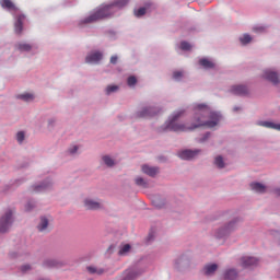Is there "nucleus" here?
<instances>
[{
  "label": "nucleus",
  "mask_w": 280,
  "mask_h": 280,
  "mask_svg": "<svg viewBox=\"0 0 280 280\" xmlns=\"http://www.w3.org/2000/svg\"><path fill=\"white\" fill-rule=\"evenodd\" d=\"M195 121L196 124L192 127H187L183 124H177L178 117L183 115V110L175 113L166 125L165 130H172L173 132H187L188 130H196V128H215L220 124L221 116L218 113L211 112L209 105L201 103L195 105Z\"/></svg>",
  "instance_id": "f257e3e1"
},
{
  "label": "nucleus",
  "mask_w": 280,
  "mask_h": 280,
  "mask_svg": "<svg viewBox=\"0 0 280 280\" xmlns=\"http://www.w3.org/2000/svg\"><path fill=\"white\" fill-rule=\"evenodd\" d=\"M250 187L254 191H257L258 194H264L266 191V186L260 183H253L250 184Z\"/></svg>",
  "instance_id": "f3484780"
},
{
  "label": "nucleus",
  "mask_w": 280,
  "mask_h": 280,
  "mask_svg": "<svg viewBox=\"0 0 280 280\" xmlns=\"http://www.w3.org/2000/svg\"><path fill=\"white\" fill-rule=\"evenodd\" d=\"M224 280H237V271L235 269H229L223 273Z\"/></svg>",
  "instance_id": "f8f14e48"
},
{
  "label": "nucleus",
  "mask_w": 280,
  "mask_h": 280,
  "mask_svg": "<svg viewBox=\"0 0 280 280\" xmlns=\"http://www.w3.org/2000/svg\"><path fill=\"white\" fill-rule=\"evenodd\" d=\"M242 266H243V268H245V266H246V260H243Z\"/></svg>",
  "instance_id": "c03bdc74"
},
{
  "label": "nucleus",
  "mask_w": 280,
  "mask_h": 280,
  "mask_svg": "<svg viewBox=\"0 0 280 280\" xmlns=\"http://www.w3.org/2000/svg\"><path fill=\"white\" fill-rule=\"evenodd\" d=\"M173 78L174 80H180V78H183V71H175Z\"/></svg>",
  "instance_id": "473e14b6"
},
{
  "label": "nucleus",
  "mask_w": 280,
  "mask_h": 280,
  "mask_svg": "<svg viewBox=\"0 0 280 280\" xmlns=\"http://www.w3.org/2000/svg\"><path fill=\"white\" fill-rule=\"evenodd\" d=\"M32 209H34V203L28 202V203L26 205V211H32Z\"/></svg>",
  "instance_id": "4c0bfd02"
},
{
  "label": "nucleus",
  "mask_w": 280,
  "mask_h": 280,
  "mask_svg": "<svg viewBox=\"0 0 280 280\" xmlns=\"http://www.w3.org/2000/svg\"><path fill=\"white\" fill-rule=\"evenodd\" d=\"M156 115V109L154 107H144L137 113L139 119H148L149 117H154Z\"/></svg>",
  "instance_id": "423d86ee"
},
{
  "label": "nucleus",
  "mask_w": 280,
  "mask_h": 280,
  "mask_svg": "<svg viewBox=\"0 0 280 280\" xmlns=\"http://www.w3.org/2000/svg\"><path fill=\"white\" fill-rule=\"evenodd\" d=\"M16 140L19 141V143H23V141L25 140V133L23 131H19L16 135Z\"/></svg>",
  "instance_id": "2f4dec72"
},
{
  "label": "nucleus",
  "mask_w": 280,
  "mask_h": 280,
  "mask_svg": "<svg viewBox=\"0 0 280 280\" xmlns=\"http://www.w3.org/2000/svg\"><path fill=\"white\" fill-rule=\"evenodd\" d=\"M237 110H240V107H234V112H237Z\"/></svg>",
  "instance_id": "a18cd8bd"
},
{
  "label": "nucleus",
  "mask_w": 280,
  "mask_h": 280,
  "mask_svg": "<svg viewBox=\"0 0 280 280\" xmlns=\"http://www.w3.org/2000/svg\"><path fill=\"white\" fill-rule=\"evenodd\" d=\"M117 60H118L117 56H112L110 57V63L112 65H117Z\"/></svg>",
  "instance_id": "e433bc0d"
},
{
  "label": "nucleus",
  "mask_w": 280,
  "mask_h": 280,
  "mask_svg": "<svg viewBox=\"0 0 280 280\" xmlns=\"http://www.w3.org/2000/svg\"><path fill=\"white\" fill-rule=\"evenodd\" d=\"M180 49H183V51H189V49H191V44L187 42H182Z\"/></svg>",
  "instance_id": "cd10ccee"
},
{
  "label": "nucleus",
  "mask_w": 280,
  "mask_h": 280,
  "mask_svg": "<svg viewBox=\"0 0 280 280\" xmlns=\"http://www.w3.org/2000/svg\"><path fill=\"white\" fill-rule=\"evenodd\" d=\"M209 137H211V133H206L205 137L200 140V142L203 143V141H207Z\"/></svg>",
  "instance_id": "ea45409f"
},
{
  "label": "nucleus",
  "mask_w": 280,
  "mask_h": 280,
  "mask_svg": "<svg viewBox=\"0 0 280 280\" xmlns=\"http://www.w3.org/2000/svg\"><path fill=\"white\" fill-rule=\"evenodd\" d=\"M130 244H125L120 247L118 255H128V253H130Z\"/></svg>",
  "instance_id": "b1692460"
},
{
  "label": "nucleus",
  "mask_w": 280,
  "mask_h": 280,
  "mask_svg": "<svg viewBox=\"0 0 280 280\" xmlns=\"http://www.w3.org/2000/svg\"><path fill=\"white\" fill-rule=\"evenodd\" d=\"M136 277L135 271H129L124 280H133Z\"/></svg>",
  "instance_id": "72a5a7b5"
},
{
  "label": "nucleus",
  "mask_w": 280,
  "mask_h": 280,
  "mask_svg": "<svg viewBox=\"0 0 280 280\" xmlns=\"http://www.w3.org/2000/svg\"><path fill=\"white\" fill-rule=\"evenodd\" d=\"M126 5H128V0H118L112 4H106L82 20L80 25H89L90 23H97L102 19H108V16H113L115 13V8H124Z\"/></svg>",
  "instance_id": "f03ea898"
},
{
  "label": "nucleus",
  "mask_w": 280,
  "mask_h": 280,
  "mask_svg": "<svg viewBox=\"0 0 280 280\" xmlns=\"http://www.w3.org/2000/svg\"><path fill=\"white\" fill-rule=\"evenodd\" d=\"M118 89H119V86H117V85H109L106 89V93H107V95H110V93H115V91H118Z\"/></svg>",
  "instance_id": "c85d7f7f"
},
{
  "label": "nucleus",
  "mask_w": 280,
  "mask_h": 280,
  "mask_svg": "<svg viewBox=\"0 0 280 280\" xmlns=\"http://www.w3.org/2000/svg\"><path fill=\"white\" fill-rule=\"evenodd\" d=\"M18 98L23 100V102H32V100H34V94L32 93L20 94Z\"/></svg>",
  "instance_id": "5701e85b"
},
{
  "label": "nucleus",
  "mask_w": 280,
  "mask_h": 280,
  "mask_svg": "<svg viewBox=\"0 0 280 280\" xmlns=\"http://www.w3.org/2000/svg\"><path fill=\"white\" fill-rule=\"evenodd\" d=\"M70 154H75L78 152V145H74L72 149L69 150Z\"/></svg>",
  "instance_id": "58836bf2"
},
{
  "label": "nucleus",
  "mask_w": 280,
  "mask_h": 280,
  "mask_svg": "<svg viewBox=\"0 0 280 280\" xmlns=\"http://www.w3.org/2000/svg\"><path fill=\"white\" fill-rule=\"evenodd\" d=\"M145 12H147L145 8H140V9L135 11V15L138 16V18L143 16L145 14Z\"/></svg>",
  "instance_id": "c756f323"
},
{
  "label": "nucleus",
  "mask_w": 280,
  "mask_h": 280,
  "mask_svg": "<svg viewBox=\"0 0 280 280\" xmlns=\"http://www.w3.org/2000/svg\"><path fill=\"white\" fill-rule=\"evenodd\" d=\"M215 270H218V266L215 264L207 265L203 268V272H205V275H207V277H211V275H213L215 272Z\"/></svg>",
  "instance_id": "4468645a"
},
{
  "label": "nucleus",
  "mask_w": 280,
  "mask_h": 280,
  "mask_svg": "<svg viewBox=\"0 0 280 280\" xmlns=\"http://www.w3.org/2000/svg\"><path fill=\"white\" fill-rule=\"evenodd\" d=\"M232 223L229 224V229H231Z\"/></svg>",
  "instance_id": "49530a36"
},
{
  "label": "nucleus",
  "mask_w": 280,
  "mask_h": 280,
  "mask_svg": "<svg viewBox=\"0 0 280 280\" xmlns=\"http://www.w3.org/2000/svg\"><path fill=\"white\" fill-rule=\"evenodd\" d=\"M275 194H276L277 196H280V188L276 189V190H275Z\"/></svg>",
  "instance_id": "37998d69"
},
{
  "label": "nucleus",
  "mask_w": 280,
  "mask_h": 280,
  "mask_svg": "<svg viewBox=\"0 0 280 280\" xmlns=\"http://www.w3.org/2000/svg\"><path fill=\"white\" fill-rule=\"evenodd\" d=\"M1 8H5L7 10H16L14 2L12 0H0Z\"/></svg>",
  "instance_id": "2eb2a0df"
},
{
  "label": "nucleus",
  "mask_w": 280,
  "mask_h": 280,
  "mask_svg": "<svg viewBox=\"0 0 280 280\" xmlns=\"http://www.w3.org/2000/svg\"><path fill=\"white\" fill-rule=\"evenodd\" d=\"M59 265H60V262H58L57 260H54V259H46L44 261L45 268H58Z\"/></svg>",
  "instance_id": "6ab92c4d"
},
{
  "label": "nucleus",
  "mask_w": 280,
  "mask_h": 280,
  "mask_svg": "<svg viewBox=\"0 0 280 280\" xmlns=\"http://www.w3.org/2000/svg\"><path fill=\"white\" fill-rule=\"evenodd\" d=\"M43 189H47V185L35 186L34 191H43Z\"/></svg>",
  "instance_id": "f704fd0d"
},
{
  "label": "nucleus",
  "mask_w": 280,
  "mask_h": 280,
  "mask_svg": "<svg viewBox=\"0 0 280 280\" xmlns=\"http://www.w3.org/2000/svg\"><path fill=\"white\" fill-rule=\"evenodd\" d=\"M12 224V210H8L0 219V233H5Z\"/></svg>",
  "instance_id": "7ed1b4c3"
},
{
  "label": "nucleus",
  "mask_w": 280,
  "mask_h": 280,
  "mask_svg": "<svg viewBox=\"0 0 280 280\" xmlns=\"http://www.w3.org/2000/svg\"><path fill=\"white\" fill-rule=\"evenodd\" d=\"M250 40H253V38L250 37V35H246V43H250Z\"/></svg>",
  "instance_id": "79ce46f5"
},
{
  "label": "nucleus",
  "mask_w": 280,
  "mask_h": 280,
  "mask_svg": "<svg viewBox=\"0 0 280 280\" xmlns=\"http://www.w3.org/2000/svg\"><path fill=\"white\" fill-rule=\"evenodd\" d=\"M198 154H200V150H184L178 153V156L184 161H191V159H196Z\"/></svg>",
  "instance_id": "20e7f679"
},
{
  "label": "nucleus",
  "mask_w": 280,
  "mask_h": 280,
  "mask_svg": "<svg viewBox=\"0 0 280 280\" xmlns=\"http://www.w3.org/2000/svg\"><path fill=\"white\" fill-rule=\"evenodd\" d=\"M214 164H215L220 170H222V168L224 167V159H223L221 155L217 156L215 160H214Z\"/></svg>",
  "instance_id": "a878e982"
},
{
  "label": "nucleus",
  "mask_w": 280,
  "mask_h": 280,
  "mask_svg": "<svg viewBox=\"0 0 280 280\" xmlns=\"http://www.w3.org/2000/svg\"><path fill=\"white\" fill-rule=\"evenodd\" d=\"M127 84H128V86H135V84H137V78L136 77H129L127 79Z\"/></svg>",
  "instance_id": "7c9ffc66"
},
{
  "label": "nucleus",
  "mask_w": 280,
  "mask_h": 280,
  "mask_svg": "<svg viewBox=\"0 0 280 280\" xmlns=\"http://www.w3.org/2000/svg\"><path fill=\"white\" fill-rule=\"evenodd\" d=\"M25 21V15L20 14L14 24L15 34H21L23 32V22Z\"/></svg>",
  "instance_id": "9d476101"
},
{
  "label": "nucleus",
  "mask_w": 280,
  "mask_h": 280,
  "mask_svg": "<svg viewBox=\"0 0 280 280\" xmlns=\"http://www.w3.org/2000/svg\"><path fill=\"white\" fill-rule=\"evenodd\" d=\"M230 93L233 95H244L246 93V86L244 85H233L230 89Z\"/></svg>",
  "instance_id": "9b49d317"
},
{
  "label": "nucleus",
  "mask_w": 280,
  "mask_h": 280,
  "mask_svg": "<svg viewBox=\"0 0 280 280\" xmlns=\"http://www.w3.org/2000/svg\"><path fill=\"white\" fill-rule=\"evenodd\" d=\"M103 161L107 167H113V165H115V161L108 155H104Z\"/></svg>",
  "instance_id": "393cba45"
},
{
  "label": "nucleus",
  "mask_w": 280,
  "mask_h": 280,
  "mask_svg": "<svg viewBox=\"0 0 280 280\" xmlns=\"http://www.w3.org/2000/svg\"><path fill=\"white\" fill-rule=\"evenodd\" d=\"M136 185H138V187H148V182H145L143 177H137Z\"/></svg>",
  "instance_id": "bb28decb"
},
{
  "label": "nucleus",
  "mask_w": 280,
  "mask_h": 280,
  "mask_svg": "<svg viewBox=\"0 0 280 280\" xmlns=\"http://www.w3.org/2000/svg\"><path fill=\"white\" fill-rule=\"evenodd\" d=\"M262 78L273 84H279V73L272 70H265Z\"/></svg>",
  "instance_id": "0eeeda50"
},
{
  "label": "nucleus",
  "mask_w": 280,
  "mask_h": 280,
  "mask_svg": "<svg viewBox=\"0 0 280 280\" xmlns=\"http://www.w3.org/2000/svg\"><path fill=\"white\" fill-rule=\"evenodd\" d=\"M48 226H49V220H47V218H45V217H42L40 222L37 225L38 231H40V232L47 231Z\"/></svg>",
  "instance_id": "dca6fc26"
},
{
  "label": "nucleus",
  "mask_w": 280,
  "mask_h": 280,
  "mask_svg": "<svg viewBox=\"0 0 280 280\" xmlns=\"http://www.w3.org/2000/svg\"><path fill=\"white\" fill-rule=\"evenodd\" d=\"M84 207L90 211H97L100 209H103L104 206L102 205V202L95 199L88 198L84 200Z\"/></svg>",
  "instance_id": "39448f33"
},
{
  "label": "nucleus",
  "mask_w": 280,
  "mask_h": 280,
  "mask_svg": "<svg viewBox=\"0 0 280 280\" xmlns=\"http://www.w3.org/2000/svg\"><path fill=\"white\" fill-rule=\"evenodd\" d=\"M88 272H90V275H104V269H97L96 267L93 266H89L86 267Z\"/></svg>",
  "instance_id": "4be33fe9"
},
{
  "label": "nucleus",
  "mask_w": 280,
  "mask_h": 280,
  "mask_svg": "<svg viewBox=\"0 0 280 280\" xmlns=\"http://www.w3.org/2000/svg\"><path fill=\"white\" fill-rule=\"evenodd\" d=\"M102 58H103V55L101 51H94L86 56L85 62L88 65H97V62H100V60H102Z\"/></svg>",
  "instance_id": "6e6552de"
},
{
  "label": "nucleus",
  "mask_w": 280,
  "mask_h": 280,
  "mask_svg": "<svg viewBox=\"0 0 280 280\" xmlns=\"http://www.w3.org/2000/svg\"><path fill=\"white\" fill-rule=\"evenodd\" d=\"M241 43H243V45H246V35H244V36L241 38Z\"/></svg>",
  "instance_id": "a19ab883"
},
{
  "label": "nucleus",
  "mask_w": 280,
  "mask_h": 280,
  "mask_svg": "<svg viewBox=\"0 0 280 280\" xmlns=\"http://www.w3.org/2000/svg\"><path fill=\"white\" fill-rule=\"evenodd\" d=\"M260 126H264V128H271L272 130H280V124H275L270 121H261Z\"/></svg>",
  "instance_id": "a211bd4d"
},
{
  "label": "nucleus",
  "mask_w": 280,
  "mask_h": 280,
  "mask_svg": "<svg viewBox=\"0 0 280 280\" xmlns=\"http://www.w3.org/2000/svg\"><path fill=\"white\" fill-rule=\"evenodd\" d=\"M199 65L201 67H203V69H213V67H215V63H213V61L207 59V58H202L199 60Z\"/></svg>",
  "instance_id": "ddd939ff"
},
{
  "label": "nucleus",
  "mask_w": 280,
  "mask_h": 280,
  "mask_svg": "<svg viewBox=\"0 0 280 280\" xmlns=\"http://www.w3.org/2000/svg\"><path fill=\"white\" fill-rule=\"evenodd\" d=\"M246 266H247V268L259 266V259H257L255 257H247Z\"/></svg>",
  "instance_id": "aec40b11"
},
{
  "label": "nucleus",
  "mask_w": 280,
  "mask_h": 280,
  "mask_svg": "<svg viewBox=\"0 0 280 280\" xmlns=\"http://www.w3.org/2000/svg\"><path fill=\"white\" fill-rule=\"evenodd\" d=\"M16 49L19 51H32V45L25 44V43H20L16 45Z\"/></svg>",
  "instance_id": "412c9836"
},
{
  "label": "nucleus",
  "mask_w": 280,
  "mask_h": 280,
  "mask_svg": "<svg viewBox=\"0 0 280 280\" xmlns=\"http://www.w3.org/2000/svg\"><path fill=\"white\" fill-rule=\"evenodd\" d=\"M22 272H27V270H32V267L30 265H24L21 267Z\"/></svg>",
  "instance_id": "c9c22d12"
},
{
  "label": "nucleus",
  "mask_w": 280,
  "mask_h": 280,
  "mask_svg": "<svg viewBox=\"0 0 280 280\" xmlns=\"http://www.w3.org/2000/svg\"><path fill=\"white\" fill-rule=\"evenodd\" d=\"M142 172L143 174H147V176L154 177L156 174H159V167L150 166L148 164L142 165Z\"/></svg>",
  "instance_id": "1a4fd4ad"
}]
</instances>
